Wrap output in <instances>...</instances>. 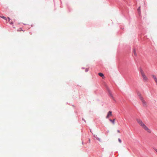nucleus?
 <instances>
[{
    "instance_id": "nucleus-1",
    "label": "nucleus",
    "mask_w": 157,
    "mask_h": 157,
    "mask_svg": "<svg viewBox=\"0 0 157 157\" xmlns=\"http://www.w3.org/2000/svg\"><path fill=\"white\" fill-rule=\"evenodd\" d=\"M136 121L138 124L145 131L149 133H151V131L149 129L140 119H136Z\"/></svg>"
},
{
    "instance_id": "nucleus-2",
    "label": "nucleus",
    "mask_w": 157,
    "mask_h": 157,
    "mask_svg": "<svg viewBox=\"0 0 157 157\" xmlns=\"http://www.w3.org/2000/svg\"><path fill=\"white\" fill-rule=\"evenodd\" d=\"M140 72L143 78V81L144 82H147L148 80V78L146 75L144 71L141 68L140 69Z\"/></svg>"
},
{
    "instance_id": "nucleus-3",
    "label": "nucleus",
    "mask_w": 157,
    "mask_h": 157,
    "mask_svg": "<svg viewBox=\"0 0 157 157\" xmlns=\"http://www.w3.org/2000/svg\"><path fill=\"white\" fill-rule=\"evenodd\" d=\"M137 94L139 97V99L141 101L142 104L144 106H147V104L145 100H144L143 97L141 96V94L140 93H138Z\"/></svg>"
},
{
    "instance_id": "nucleus-4",
    "label": "nucleus",
    "mask_w": 157,
    "mask_h": 157,
    "mask_svg": "<svg viewBox=\"0 0 157 157\" xmlns=\"http://www.w3.org/2000/svg\"><path fill=\"white\" fill-rule=\"evenodd\" d=\"M109 95L110 97L112 98V99L115 101H116L114 98V97H113V95L111 93L110 90H109Z\"/></svg>"
},
{
    "instance_id": "nucleus-5",
    "label": "nucleus",
    "mask_w": 157,
    "mask_h": 157,
    "mask_svg": "<svg viewBox=\"0 0 157 157\" xmlns=\"http://www.w3.org/2000/svg\"><path fill=\"white\" fill-rule=\"evenodd\" d=\"M112 116V112L111 111H109L107 114L106 117V118H108L109 116Z\"/></svg>"
},
{
    "instance_id": "nucleus-6",
    "label": "nucleus",
    "mask_w": 157,
    "mask_h": 157,
    "mask_svg": "<svg viewBox=\"0 0 157 157\" xmlns=\"http://www.w3.org/2000/svg\"><path fill=\"white\" fill-rule=\"evenodd\" d=\"M98 75L101 77H102V78H105L104 75L101 73H98Z\"/></svg>"
},
{
    "instance_id": "nucleus-7",
    "label": "nucleus",
    "mask_w": 157,
    "mask_h": 157,
    "mask_svg": "<svg viewBox=\"0 0 157 157\" xmlns=\"http://www.w3.org/2000/svg\"><path fill=\"white\" fill-rule=\"evenodd\" d=\"M94 137L95 138L98 140L99 141H101V139L99 138L97 136V135H94Z\"/></svg>"
},
{
    "instance_id": "nucleus-8",
    "label": "nucleus",
    "mask_w": 157,
    "mask_h": 157,
    "mask_svg": "<svg viewBox=\"0 0 157 157\" xmlns=\"http://www.w3.org/2000/svg\"><path fill=\"white\" fill-rule=\"evenodd\" d=\"M152 77L154 79L155 81H156L157 80V79L156 77L154 75H152Z\"/></svg>"
},
{
    "instance_id": "nucleus-9",
    "label": "nucleus",
    "mask_w": 157,
    "mask_h": 157,
    "mask_svg": "<svg viewBox=\"0 0 157 157\" xmlns=\"http://www.w3.org/2000/svg\"><path fill=\"white\" fill-rule=\"evenodd\" d=\"M110 121L112 122V123L114 124L115 123V119H114L113 120L110 119Z\"/></svg>"
},
{
    "instance_id": "nucleus-10",
    "label": "nucleus",
    "mask_w": 157,
    "mask_h": 157,
    "mask_svg": "<svg viewBox=\"0 0 157 157\" xmlns=\"http://www.w3.org/2000/svg\"><path fill=\"white\" fill-rule=\"evenodd\" d=\"M133 53H134V55L135 56H137V54L136 53V50H135V49H134L133 50Z\"/></svg>"
},
{
    "instance_id": "nucleus-11",
    "label": "nucleus",
    "mask_w": 157,
    "mask_h": 157,
    "mask_svg": "<svg viewBox=\"0 0 157 157\" xmlns=\"http://www.w3.org/2000/svg\"><path fill=\"white\" fill-rule=\"evenodd\" d=\"M1 17L3 19L5 20H6V18L4 16Z\"/></svg>"
},
{
    "instance_id": "nucleus-12",
    "label": "nucleus",
    "mask_w": 157,
    "mask_h": 157,
    "mask_svg": "<svg viewBox=\"0 0 157 157\" xmlns=\"http://www.w3.org/2000/svg\"><path fill=\"white\" fill-rule=\"evenodd\" d=\"M140 7L138 9V11L139 13H140Z\"/></svg>"
},
{
    "instance_id": "nucleus-13",
    "label": "nucleus",
    "mask_w": 157,
    "mask_h": 157,
    "mask_svg": "<svg viewBox=\"0 0 157 157\" xmlns=\"http://www.w3.org/2000/svg\"><path fill=\"white\" fill-rule=\"evenodd\" d=\"M118 140V141H119V142L120 143H121V139H120L119 138Z\"/></svg>"
},
{
    "instance_id": "nucleus-14",
    "label": "nucleus",
    "mask_w": 157,
    "mask_h": 157,
    "mask_svg": "<svg viewBox=\"0 0 157 157\" xmlns=\"http://www.w3.org/2000/svg\"><path fill=\"white\" fill-rule=\"evenodd\" d=\"M23 31V32H24V31L23 30L21 29H20V30H18V31Z\"/></svg>"
},
{
    "instance_id": "nucleus-15",
    "label": "nucleus",
    "mask_w": 157,
    "mask_h": 157,
    "mask_svg": "<svg viewBox=\"0 0 157 157\" xmlns=\"http://www.w3.org/2000/svg\"><path fill=\"white\" fill-rule=\"evenodd\" d=\"M154 149L155 151L157 153V149L154 148Z\"/></svg>"
},
{
    "instance_id": "nucleus-16",
    "label": "nucleus",
    "mask_w": 157,
    "mask_h": 157,
    "mask_svg": "<svg viewBox=\"0 0 157 157\" xmlns=\"http://www.w3.org/2000/svg\"><path fill=\"white\" fill-rule=\"evenodd\" d=\"M117 132L118 133H120V131L119 130H117Z\"/></svg>"
},
{
    "instance_id": "nucleus-17",
    "label": "nucleus",
    "mask_w": 157,
    "mask_h": 157,
    "mask_svg": "<svg viewBox=\"0 0 157 157\" xmlns=\"http://www.w3.org/2000/svg\"><path fill=\"white\" fill-rule=\"evenodd\" d=\"M156 83V85H157V80L156 81H155Z\"/></svg>"
},
{
    "instance_id": "nucleus-18",
    "label": "nucleus",
    "mask_w": 157,
    "mask_h": 157,
    "mask_svg": "<svg viewBox=\"0 0 157 157\" xmlns=\"http://www.w3.org/2000/svg\"><path fill=\"white\" fill-rule=\"evenodd\" d=\"M8 19H9V20H10V18L8 17Z\"/></svg>"
},
{
    "instance_id": "nucleus-19",
    "label": "nucleus",
    "mask_w": 157,
    "mask_h": 157,
    "mask_svg": "<svg viewBox=\"0 0 157 157\" xmlns=\"http://www.w3.org/2000/svg\"><path fill=\"white\" fill-rule=\"evenodd\" d=\"M88 71V70H86V71Z\"/></svg>"
},
{
    "instance_id": "nucleus-20",
    "label": "nucleus",
    "mask_w": 157,
    "mask_h": 157,
    "mask_svg": "<svg viewBox=\"0 0 157 157\" xmlns=\"http://www.w3.org/2000/svg\"><path fill=\"white\" fill-rule=\"evenodd\" d=\"M0 17H1L0 16Z\"/></svg>"
}]
</instances>
